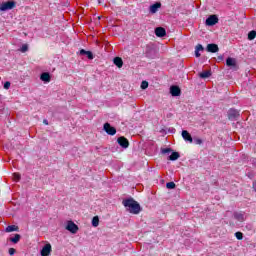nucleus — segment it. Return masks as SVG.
I'll use <instances>...</instances> for the list:
<instances>
[{"instance_id": "29", "label": "nucleus", "mask_w": 256, "mask_h": 256, "mask_svg": "<svg viewBox=\"0 0 256 256\" xmlns=\"http://www.w3.org/2000/svg\"><path fill=\"white\" fill-rule=\"evenodd\" d=\"M13 179H14V181H20V179H21V174H19V173H14V174H13Z\"/></svg>"}, {"instance_id": "1", "label": "nucleus", "mask_w": 256, "mask_h": 256, "mask_svg": "<svg viewBox=\"0 0 256 256\" xmlns=\"http://www.w3.org/2000/svg\"><path fill=\"white\" fill-rule=\"evenodd\" d=\"M122 205H124L126 211L132 215H139L141 213V205L133 198L123 200Z\"/></svg>"}, {"instance_id": "10", "label": "nucleus", "mask_w": 256, "mask_h": 256, "mask_svg": "<svg viewBox=\"0 0 256 256\" xmlns=\"http://www.w3.org/2000/svg\"><path fill=\"white\" fill-rule=\"evenodd\" d=\"M206 51L208 53H217L219 51V46L217 44H208Z\"/></svg>"}, {"instance_id": "2", "label": "nucleus", "mask_w": 256, "mask_h": 256, "mask_svg": "<svg viewBox=\"0 0 256 256\" xmlns=\"http://www.w3.org/2000/svg\"><path fill=\"white\" fill-rule=\"evenodd\" d=\"M14 7H15V1L3 2L0 5V11H11V9H14Z\"/></svg>"}, {"instance_id": "25", "label": "nucleus", "mask_w": 256, "mask_h": 256, "mask_svg": "<svg viewBox=\"0 0 256 256\" xmlns=\"http://www.w3.org/2000/svg\"><path fill=\"white\" fill-rule=\"evenodd\" d=\"M256 37V31L252 30L248 33V39L249 41H253V39H255Z\"/></svg>"}, {"instance_id": "24", "label": "nucleus", "mask_w": 256, "mask_h": 256, "mask_svg": "<svg viewBox=\"0 0 256 256\" xmlns=\"http://www.w3.org/2000/svg\"><path fill=\"white\" fill-rule=\"evenodd\" d=\"M20 240H21V235L19 234H15L14 237L10 238V241L12 243H19Z\"/></svg>"}, {"instance_id": "19", "label": "nucleus", "mask_w": 256, "mask_h": 256, "mask_svg": "<svg viewBox=\"0 0 256 256\" xmlns=\"http://www.w3.org/2000/svg\"><path fill=\"white\" fill-rule=\"evenodd\" d=\"M80 55H86L88 59H93V52L86 51L85 49L80 50Z\"/></svg>"}, {"instance_id": "32", "label": "nucleus", "mask_w": 256, "mask_h": 256, "mask_svg": "<svg viewBox=\"0 0 256 256\" xmlns=\"http://www.w3.org/2000/svg\"><path fill=\"white\" fill-rule=\"evenodd\" d=\"M194 142L196 145H203V140L201 138L195 139Z\"/></svg>"}, {"instance_id": "13", "label": "nucleus", "mask_w": 256, "mask_h": 256, "mask_svg": "<svg viewBox=\"0 0 256 256\" xmlns=\"http://www.w3.org/2000/svg\"><path fill=\"white\" fill-rule=\"evenodd\" d=\"M159 9H161V3L156 2L155 4L149 7V12L155 14L157 13V11H159Z\"/></svg>"}, {"instance_id": "6", "label": "nucleus", "mask_w": 256, "mask_h": 256, "mask_svg": "<svg viewBox=\"0 0 256 256\" xmlns=\"http://www.w3.org/2000/svg\"><path fill=\"white\" fill-rule=\"evenodd\" d=\"M67 231H70V233H77L79 231V226L77 224L73 223V221H68L66 226Z\"/></svg>"}, {"instance_id": "30", "label": "nucleus", "mask_w": 256, "mask_h": 256, "mask_svg": "<svg viewBox=\"0 0 256 256\" xmlns=\"http://www.w3.org/2000/svg\"><path fill=\"white\" fill-rule=\"evenodd\" d=\"M235 237L238 239V241H241L243 239V234L241 232H236Z\"/></svg>"}, {"instance_id": "3", "label": "nucleus", "mask_w": 256, "mask_h": 256, "mask_svg": "<svg viewBox=\"0 0 256 256\" xmlns=\"http://www.w3.org/2000/svg\"><path fill=\"white\" fill-rule=\"evenodd\" d=\"M226 65H227V67L232 69V71H237V69H238V67H237V60L235 58L228 57L226 59Z\"/></svg>"}, {"instance_id": "12", "label": "nucleus", "mask_w": 256, "mask_h": 256, "mask_svg": "<svg viewBox=\"0 0 256 256\" xmlns=\"http://www.w3.org/2000/svg\"><path fill=\"white\" fill-rule=\"evenodd\" d=\"M182 137L184 141H187L188 143H193V137H191V134L187 130L182 131Z\"/></svg>"}, {"instance_id": "16", "label": "nucleus", "mask_w": 256, "mask_h": 256, "mask_svg": "<svg viewBox=\"0 0 256 256\" xmlns=\"http://www.w3.org/2000/svg\"><path fill=\"white\" fill-rule=\"evenodd\" d=\"M234 219H236V221H239L240 223H243V221H245V214L236 212L234 213Z\"/></svg>"}, {"instance_id": "28", "label": "nucleus", "mask_w": 256, "mask_h": 256, "mask_svg": "<svg viewBox=\"0 0 256 256\" xmlns=\"http://www.w3.org/2000/svg\"><path fill=\"white\" fill-rule=\"evenodd\" d=\"M147 87H149V82L148 81H142L141 89H147Z\"/></svg>"}, {"instance_id": "23", "label": "nucleus", "mask_w": 256, "mask_h": 256, "mask_svg": "<svg viewBox=\"0 0 256 256\" xmlns=\"http://www.w3.org/2000/svg\"><path fill=\"white\" fill-rule=\"evenodd\" d=\"M92 227H99V216H94L92 218Z\"/></svg>"}, {"instance_id": "7", "label": "nucleus", "mask_w": 256, "mask_h": 256, "mask_svg": "<svg viewBox=\"0 0 256 256\" xmlns=\"http://www.w3.org/2000/svg\"><path fill=\"white\" fill-rule=\"evenodd\" d=\"M228 119L230 121H237V119H239V111L235 109H230L228 111Z\"/></svg>"}, {"instance_id": "31", "label": "nucleus", "mask_w": 256, "mask_h": 256, "mask_svg": "<svg viewBox=\"0 0 256 256\" xmlns=\"http://www.w3.org/2000/svg\"><path fill=\"white\" fill-rule=\"evenodd\" d=\"M171 151H173V150H171V148L162 149L163 155H167V154L171 153Z\"/></svg>"}, {"instance_id": "5", "label": "nucleus", "mask_w": 256, "mask_h": 256, "mask_svg": "<svg viewBox=\"0 0 256 256\" xmlns=\"http://www.w3.org/2000/svg\"><path fill=\"white\" fill-rule=\"evenodd\" d=\"M117 143L120 145V147H122V149L129 148V140L125 138V136L118 137Z\"/></svg>"}, {"instance_id": "21", "label": "nucleus", "mask_w": 256, "mask_h": 256, "mask_svg": "<svg viewBox=\"0 0 256 256\" xmlns=\"http://www.w3.org/2000/svg\"><path fill=\"white\" fill-rule=\"evenodd\" d=\"M199 77L201 79H209V77H211V71L210 70L204 71V72L199 74Z\"/></svg>"}, {"instance_id": "18", "label": "nucleus", "mask_w": 256, "mask_h": 256, "mask_svg": "<svg viewBox=\"0 0 256 256\" xmlns=\"http://www.w3.org/2000/svg\"><path fill=\"white\" fill-rule=\"evenodd\" d=\"M41 81H45L46 83H49V81H51V75H49V73L44 72L41 74L40 76Z\"/></svg>"}, {"instance_id": "35", "label": "nucleus", "mask_w": 256, "mask_h": 256, "mask_svg": "<svg viewBox=\"0 0 256 256\" xmlns=\"http://www.w3.org/2000/svg\"><path fill=\"white\" fill-rule=\"evenodd\" d=\"M43 123H44V125H49V121H47V119H44Z\"/></svg>"}, {"instance_id": "4", "label": "nucleus", "mask_w": 256, "mask_h": 256, "mask_svg": "<svg viewBox=\"0 0 256 256\" xmlns=\"http://www.w3.org/2000/svg\"><path fill=\"white\" fill-rule=\"evenodd\" d=\"M217 23H219V18L217 17V15H210L206 19V25L208 27H213V25H217Z\"/></svg>"}, {"instance_id": "33", "label": "nucleus", "mask_w": 256, "mask_h": 256, "mask_svg": "<svg viewBox=\"0 0 256 256\" xmlns=\"http://www.w3.org/2000/svg\"><path fill=\"white\" fill-rule=\"evenodd\" d=\"M10 87H11V82L6 81V82L4 83V89H9Z\"/></svg>"}, {"instance_id": "36", "label": "nucleus", "mask_w": 256, "mask_h": 256, "mask_svg": "<svg viewBox=\"0 0 256 256\" xmlns=\"http://www.w3.org/2000/svg\"><path fill=\"white\" fill-rule=\"evenodd\" d=\"M253 189L256 191V181L253 182Z\"/></svg>"}, {"instance_id": "15", "label": "nucleus", "mask_w": 256, "mask_h": 256, "mask_svg": "<svg viewBox=\"0 0 256 256\" xmlns=\"http://www.w3.org/2000/svg\"><path fill=\"white\" fill-rule=\"evenodd\" d=\"M205 51V48L201 44H197L195 47V57L199 58L201 57V52ZM200 52V53H198Z\"/></svg>"}, {"instance_id": "9", "label": "nucleus", "mask_w": 256, "mask_h": 256, "mask_svg": "<svg viewBox=\"0 0 256 256\" xmlns=\"http://www.w3.org/2000/svg\"><path fill=\"white\" fill-rule=\"evenodd\" d=\"M170 93L172 97H179V95H181V88H179V86H171Z\"/></svg>"}, {"instance_id": "27", "label": "nucleus", "mask_w": 256, "mask_h": 256, "mask_svg": "<svg viewBox=\"0 0 256 256\" xmlns=\"http://www.w3.org/2000/svg\"><path fill=\"white\" fill-rule=\"evenodd\" d=\"M167 189H175V182H168L166 184Z\"/></svg>"}, {"instance_id": "20", "label": "nucleus", "mask_w": 256, "mask_h": 256, "mask_svg": "<svg viewBox=\"0 0 256 256\" xmlns=\"http://www.w3.org/2000/svg\"><path fill=\"white\" fill-rule=\"evenodd\" d=\"M6 233H13V231H19V227L15 225L7 226L5 229Z\"/></svg>"}, {"instance_id": "17", "label": "nucleus", "mask_w": 256, "mask_h": 256, "mask_svg": "<svg viewBox=\"0 0 256 256\" xmlns=\"http://www.w3.org/2000/svg\"><path fill=\"white\" fill-rule=\"evenodd\" d=\"M113 63L119 69H121V67H123V59H121V57H115L114 60H113Z\"/></svg>"}, {"instance_id": "14", "label": "nucleus", "mask_w": 256, "mask_h": 256, "mask_svg": "<svg viewBox=\"0 0 256 256\" xmlns=\"http://www.w3.org/2000/svg\"><path fill=\"white\" fill-rule=\"evenodd\" d=\"M155 35L156 37H165L167 35V31H165V28L158 27L155 29Z\"/></svg>"}, {"instance_id": "11", "label": "nucleus", "mask_w": 256, "mask_h": 256, "mask_svg": "<svg viewBox=\"0 0 256 256\" xmlns=\"http://www.w3.org/2000/svg\"><path fill=\"white\" fill-rule=\"evenodd\" d=\"M51 255V244H46L41 250V256Z\"/></svg>"}, {"instance_id": "8", "label": "nucleus", "mask_w": 256, "mask_h": 256, "mask_svg": "<svg viewBox=\"0 0 256 256\" xmlns=\"http://www.w3.org/2000/svg\"><path fill=\"white\" fill-rule=\"evenodd\" d=\"M104 131L107 133V135H116L117 134V129H115V127H112V125L109 123L104 124Z\"/></svg>"}, {"instance_id": "22", "label": "nucleus", "mask_w": 256, "mask_h": 256, "mask_svg": "<svg viewBox=\"0 0 256 256\" xmlns=\"http://www.w3.org/2000/svg\"><path fill=\"white\" fill-rule=\"evenodd\" d=\"M181 155H179V152H173L169 157V161H177Z\"/></svg>"}, {"instance_id": "34", "label": "nucleus", "mask_w": 256, "mask_h": 256, "mask_svg": "<svg viewBox=\"0 0 256 256\" xmlns=\"http://www.w3.org/2000/svg\"><path fill=\"white\" fill-rule=\"evenodd\" d=\"M8 253H9V255H15V249L14 248H10Z\"/></svg>"}, {"instance_id": "26", "label": "nucleus", "mask_w": 256, "mask_h": 256, "mask_svg": "<svg viewBox=\"0 0 256 256\" xmlns=\"http://www.w3.org/2000/svg\"><path fill=\"white\" fill-rule=\"evenodd\" d=\"M20 51L21 53H27V51H29V46L27 44H23Z\"/></svg>"}]
</instances>
